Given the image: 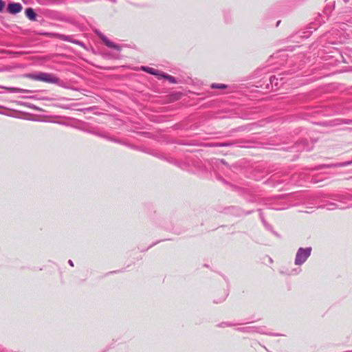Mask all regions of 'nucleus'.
<instances>
[{"mask_svg": "<svg viewBox=\"0 0 352 352\" xmlns=\"http://www.w3.org/2000/svg\"><path fill=\"white\" fill-rule=\"evenodd\" d=\"M56 36L58 38H60V40H62V41H68V42H70V43H75V44H77V45H82V42H80L79 41L72 40L70 36H67V35H65V34H57Z\"/></svg>", "mask_w": 352, "mask_h": 352, "instance_id": "obj_7", "label": "nucleus"}, {"mask_svg": "<svg viewBox=\"0 0 352 352\" xmlns=\"http://www.w3.org/2000/svg\"><path fill=\"white\" fill-rule=\"evenodd\" d=\"M232 144L231 142H224V143H219L216 144L217 146H230Z\"/></svg>", "mask_w": 352, "mask_h": 352, "instance_id": "obj_18", "label": "nucleus"}, {"mask_svg": "<svg viewBox=\"0 0 352 352\" xmlns=\"http://www.w3.org/2000/svg\"><path fill=\"white\" fill-rule=\"evenodd\" d=\"M270 81L272 86L274 85L276 87L278 86V78H276L275 76H271L270 78Z\"/></svg>", "mask_w": 352, "mask_h": 352, "instance_id": "obj_14", "label": "nucleus"}, {"mask_svg": "<svg viewBox=\"0 0 352 352\" xmlns=\"http://www.w3.org/2000/svg\"><path fill=\"white\" fill-rule=\"evenodd\" d=\"M351 164H352V160L351 161L343 162L341 164L330 165L329 166H345L351 165Z\"/></svg>", "mask_w": 352, "mask_h": 352, "instance_id": "obj_16", "label": "nucleus"}, {"mask_svg": "<svg viewBox=\"0 0 352 352\" xmlns=\"http://www.w3.org/2000/svg\"><path fill=\"white\" fill-rule=\"evenodd\" d=\"M351 197L349 195H339L337 196V199L336 201L340 202V204H344L346 201L351 200Z\"/></svg>", "mask_w": 352, "mask_h": 352, "instance_id": "obj_9", "label": "nucleus"}, {"mask_svg": "<svg viewBox=\"0 0 352 352\" xmlns=\"http://www.w3.org/2000/svg\"><path fill=\"white\" fill-rule=\"evenodd\" d=\"M22 6L19 3H10L8 6L7 10L10 14H15L22 10Z\"/></svg>", "mask_w": 352, "mask_h": 352, "instance_id": "obj_3", "label": "nucleus"}, {"mask_svg": "<svg viewBox=\"0 0 352 352\" xmlns=\"http://www.w3.org/2000/svg\"><path fill=\"white\" fill-rule=\"evenodd\" d=\"M45 17L46 16H50L51 14H52V12L50 10H45Z\"/></svg>", "mask_w": 352, "mask_h": 352, "instance_id": "obj_20", "label": "nucleus"}, {"mask_svg": "<svg viewBox=\"0 0 352 352\" xmlns=\"http://www.w3.org/2000/svg\"><path fill=\"white\" fill-rule=\"evenodd\" d=\"M68 263L69 264L70 266H72V267L74 266V263L72 260H69Z\"/></svg>", "mask_w": 352, "mask_h": 352, "instance_id": "obj_23", "label": "nucleus"}, {"mask_svg": "<svg viewBox=\"0 0 352 352\" xmlns=\"http://www.w3.org/2000/svg\"><path fill=\"white\" fill-rule=\"evenodd\" d=\"M96 135H98L99 137L100 138H106L109 141H112V142H118L120 143V141L118 140L117 139L114 138H112V137H109V136H107L106 135L103 134V133H95Z\"/></svg>", "mask_w": 352, "mask_h": 352, "instance_id": "obj_12", "label": "nucleus"}, {"mask_svg": "<svg viewBox=\"0 0 352 352\" xmlns=\"http://www.w3.org/2000/svg\"><path fill=\"white\" fill-rule=\"evenodd\" d=\"M160 78H163L167 80H168L170 83H176L177 80L174 76H172L169 74L162 72Z\"/></svg>", "mask_w": 352, "mask_h": 352, "instance_id": "obj_10", "label": "nucleus"}, {"mask_svg": "<svg viewBox=\"0 0 352 352\" xmlns=\"http://www.w3.org/2000/svg\"><path fill=\"white\" fill-rule=\"evenodd\" d=\"M327 208L329 210H334L336 208H344V206H342L341 205H338L336 203H329L327 205Z\"/></svg>", "mask_w": 352, "mask_h": 352, "instance_id": "obj_13", "label": "nucleus"}, {"mask_svg": "<svg viewBox=\"0 0 352 352\" xmlns=\"http://www.w3.org/2000/svg\"><path fill=\"white\" fill-rule=\"evenodd\" d=\"M101 40L103 41V43L109 47L116 49V50H120V47L114 43L113 42L109 41L106 36L104 35L100 36Z\"/></svg>", "mask_w": 352, "mask_h": 352, "instance_id": "obj_8", "label": "nucleus"}, {"mask_svg": "<svg viewBox=\"0 0 352 352\" xmlns=\"http://www.w3.org/2000/svg\"><path fill=\"white\" fill-rule=\"evenodd\" d=\"M45 82L57 85L59 87H65V83L52 74L45 73Z\"/></svg>", "mask_w": 352, "mask_h": 352, "instance_id": "obj_2", "label": "nucleus"}, {"mask_svg": "<svg viewBox=\"0 0 352 352\" xmlns=\"http://www.w3.org/2000/svg\"><path fill=\"white\" fill-rule=\"evenodd\" d=\"M261 219H262L263 223L264 224H265V220H264L263 218H262Z\"/></svg>", "mask_w": 352, "mask_h": 352, "instance_id": "obj_24", "label": "nucleus"}, {"mask_svg": "<svg viewBox=\"0 0 352 352\" xmlns=\"http://www.w3.org/2000/svg\"><path fill=\"white\" fill-rule=\"evenodd\" d=\"M296 147L298 151H309L312 149V145H309L307 140H302L297 143Z\"/></svg>", "mask_w": 352, "mask_h": 352, "instance_id": "obj_4", "label": "nucleus"}, {"mask_svg": "<svg viewBox=\"0 0 352 352\" xmlns=\"http://www.w3.org/2000/svg\"><path fill=\"white\" fill-rule=\"evenodd\" d=\"M66 1H67V0H54V2H55L56 3H58V4H60V3H65Z\"/></svg>", "mask_w": 352, "mask_h": 352, "instance_id": "obj_21", "label": "nucleus"}, {"mask_svg": "<svg viewBox=\"0 0 352 352\" xmlns=\"http://www.w3.org/2000/svg\"><path fill=\"white\" fill-rule=\"evenodd\" d=\"M240 330L247 333H265L263 327H257L254 326L243 327L241 328Z\"/></svg>", "mask_w": 352, "mask_h": 352, "instance_id": "obj_5", "label": "nucleus"}, {"mask_svg": "<svg viewBox=\"0 0 352 352\" xmlns=\"http://www.w3.org/2000/svg\"><path fill=\"white\" fill-rule=\"evenodd\" d=\"M25 14L28 18H29L32 21L36 20V14L34 13L33 9L28 8L25 10Z\"/></svg>", "mask_w": 352, "mask_h": 352, "instance_id": "obj_11", "label": "nucleus"}, {"mask_svg": "<svg viewBox=\"0 0 352 352\" xmlns=\"http://www.w3.org/2000/svg\"><path fill=\"white\" fill-rule=\"evenodd\" d=\"M225 298H226V296H223L219 301H217V300H214V302L215 303H218V302L223 301L225 300Z\"/></svg>", "mask_w": 352, "mask_h": 352, "instance_id": "obj_22", "label": "nucleus"}, {"mask_svg": "<svg viewBox=\"0 0 352 352\" xmlns=\"http://www.w3.org/2000/svg\"><path fill=\"white\" fill-rule=\"evenodd\" d=\"M227 85L225 84L213 83L211 85V88L212 89H225Z\"/></svg>", "mask_w": 352, "mask_h": 352, "instance_id": "obj_15", "label": "nucleus"}, {"mask_svg": "<svg viewBox=\"0 0 352 352\" xmlns=\"http://www.w3.org/2000/svg\"><path fill=\"white\" fill-rule=\"evenodd\" d=\"M6 89V87H4ZM6 89L9 90L12 92H23V89H18V88H6Z\"/></svg>", "mask_w": 352, "mask_h": 352, "instance_id": "obj_17", "label": "nucleus"}, {"mask_svg": "<svg viewBox=\"0 0 352 352\" xmlns=\"http://www.w3.org/2000/svg\"><path fill=\"white\" fill-rule=\"evenodd\" d=\"M5 7V2L3 0H0V12H1Z\"/></svg>", "mask_w": 352, "mask_h": 352, "instance_id": "obj_19", "label": "nucleus"}, {"mask_svg": "<svg viewBox=\"0 0 352 352\" xmlns=\"http://www.w3.org/2000/svg\"><path fill=\"white\" fill-rule=\"evenodd\" d=\"M140 69L143 72L148 73V74L157 76L159 78H160L162 72L160 70H157V69H155L154 68L149 67L147 66H142L140 67Z\"/></svg>", "mask_w": 352, "mask_h": 352, "instance_id": "obj_6", "label": "nucleus"}, {"mask_svg": "<svg viewBox=\"0 0 352 352\" xmlns=\"http://www.w3.org/2000/svg\"><path fill=\"white\" fill-rule=\"evenodd\" d=\"M311 251V247L298 248L295 257V265H301L305 263L307 258L310 256Z\"/></svg>", "mask_w": 352, "mask_h": 352, "instance_id": "obj_1", "label": "nucleus"}]
</instances>
